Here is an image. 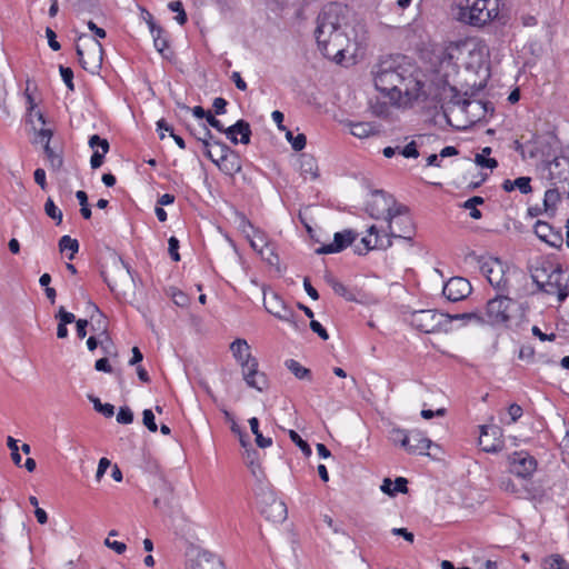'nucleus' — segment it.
I'll use <instances>...</instances> for the list:
<instances>
[{
    "label": "nucleus",
    "instance_id": "nucleus-1",
    "mask_svg": "<svg viewBox=\"0 0 569 569\" xmlns=\"http://www.w3.org/2000/svg\"><path fill=\"white\" fill-rule=\"evenodd\" d=\"M419 76L418 69L406 63L405 57H387L376 66L375 86L397 106L407 107L427 98Z\"/></svg>",
    "mask_w": 569,
    "mask_h": 569
},
{
    "label": "nucleus",
    "instance_id": "nucleus-2",
    "mask_svg": "<svg viewBox=\"0 0 569 569\" xmlns=\"http://www.w3.org/2000/svg\"><path fill=\"white\" fill-rule=\"evenodd\" d=\"M352 10L341 3H332L326 7L317 18L315 37L322 54L340 63L345 59V52L349 46L348 27L353 19Z\"/></svg>",
    "mask_w": 569,
    "mask_h": 569
},
{
    "label": "nucleus",
    "instance_id": "nucleus-3",
    "mask_svg": "<svg viewBox=\"0 0 569 569\" xmlns=\"http://www.w3.org/2000/svg\"><path fill=\"white\" fill-rule=\"evenodd\" d=\"M531 278L539 290L547 295H556L559 302H563L569 295L568 279L560 264L549 260H541L532 269Z\"/></svg>",
    "mask_w": 569,
    "mask_h": 569
},
{
    "label": "nucleus",
    "instance_id": "nucleus-4",
    "mask_svg": "<svg viewBox=\"0 0 569 569\" xmlns=\"http://www.w3.org/2000/svg\"><path fill=\"white\" fill-rule=\"evenodd\" d=\"M230 350L242 368V376L246 383L260 392L266 390L268 388L267 376L258 370V361L252 357L247 340L240 338L236 339L230 345Z\"/></svg>",
    "mask_w": 569,
    "mask_h": 569
},
{
    "label": "nucleus",
    "instance_id": "nucleus-5",
    "mask_svg": "<svg viewBox=\"0 0 569 569\" xmlns=\"http://www.w3.org/2000/svg\"><path fill=\"white\" fill-rule=\"evenodd\" d=\"M499 0H467L465 7L459 8L458 18L472 27H483L498 19L505 23L503 16L499 13Z\"/></svg>",
    "mask_w": 569,
    "mask_h": 569
},
{
    "label": "nucleus",
    "instance_id": "nucleus-6",
    "mask_svg": "<svg viewBox=\"0 0 569 569\" xmlns=\"http://www.w3.org/2000/svg\"><path fill=\"white\" fill-rule=\"evenodd\" d=\"M525 312L522 303L505 295H497L486 305V323L490 326L506 325L513 318H522Z\"/></svg>",
    "mask_w": 569,
    "mask_h": 569
},
{
    "label": "nucleus",
    "instance_id": "nucleus-7",
    "mask_svg": "<svg viewBox=\"0 0 569 569\" xmlns=\"http://www.w3.org/2000/svg\"><path fill=\"white\" fill-rule=\"evenodd\" d=\"M410 325L423 333L448 332L452 329L450 315L435 309L413 311L410 316Z\"/></svg>",
    "mask_w": 569,
    "mask_h": 569
},
{
    "label": "nucleus",
    "instance_id": "nucleus-8",
    "mask_svg": "<svg viewBox=\"0 0 569 569\" xmlns=\"http://www.w3.org/2000/svg\"><path fill=\"white\" fill-rule=\"evenodd\" d=\"M389 232L386 238H400L413 244V238L416 236V224L409 212V208L402 203L396 206L393 212L387 219Z\"/></svg>",
    "mask_w": 569,
    "mask_h": 569
},
{
    "label": "nucleus",
    "instance_id": "nucleus-9",
    "mask_svg": "<svg viewBox=\"0 0 569 569\" xmlns=\"http://www.w3.org/2000/svg\"><path fill=\"white\" fill-rule=\"evenodd\" d=\"M540 172L550 186L562 187L569 196V158L555 156L552 160L542 159Z\"/></svg>",
    "mask_w": 569,
    "mask_h": 569
},
{
    "label": "nucleus",
    "instance_id": "nucleus-10",
    "mask_svg": "<svg viewBox=\"0 0 569 569\" xmlns=\"http://www.w3.org/2000/svg\"><path fill=\"white\" fill-rule=\"evenodd\" d=\"M396 206H399V203L391 194H388L383 190H375L371 200L366 204V211L373 219H388Z\"/></svg>",
    "mask_w": 569,
    "mask_h": 569
},
{
    "label": "nucleus",
    "instance_id": "nucleus-11",
    "mask_svg": "<svg viewBox=\"0 0 569 569\" xmlns=\"http://www.w3.org/2000/svg\"><path fill=\"white\" fill-rule=\"evenodd\" d=\"M78 41H84V47L87 48L89 56L92 57V60L88 61L84 58V51L82 47L79 43H77L76 52L78 56L79 63L84 70L93 73L94 70L99 67V62L101 61L103 47L98 40L91 39L86 34H81Z\"/></svg>",
    "mask_w": 569,
    "mask_h": 569
},
{
    "label": "nucleus",
    "instance_id": "nucleus-12",
    "mask_svg": "<svg viewBox=\"0 0 569 569\" xmlns=\"http://www.w3.org/2000/svg\"><path fill=\"white\" fill-rule=\"evenodd\" d=\"M508 462L510 472L522 479L530 478L538 466L536 458L523 450L510 453Z\"/></svg>",
    "mask_w": 569,
    "mask_h": 569
},
{
    "label": "nucleus",
    "instance_id": "nucleus-13",
    "mask_svg": "<svg viewBox=\"0 0 569 569\" xmlns=\"http://www.w3.org/2000/svg\"><path fill=\"white\" fill-rule=\"evenodd\" d=\"M261 515L273 522H282L287 519L288 510L286 503L272 493L264 496L260 502Z\"/></svg>",
    "mask_w": 569,
    "mask_h": 569
},
{
    "label": "nucleus",
    "instance_id": "nucleus-14",
    "mask_svg": "<svg viewBox=\"0 0 569 569\" xmlns=\"http://www.w3.org/2000/svg\"><path fill=\"white\" fill-rule=\"evenodd\" d=\"M358 236V232L352 229H345L340 232H336L332 242L320 246L315 250V252L317 254H331L341 252L351 246Z\"/></svg>",
    "mask_w": 569,
    "mask_h": 569
},
{
    "label": "nucleus",
    "instance_id": "nucleus-15",
    "mask_svg": "<svg viewBox=\"0 0 569 569\" xmlns=\"http://www.w3.org/2000/svg\"><path fill=\"white\" fill-rule=\"evenodd\" d=\"M472 291L468 279L463 277H452L443 286L442 293L451 302L465 300Z\"/></svg>",
    "mask_w": 569,
    "mask_h": 569
},
{
    "label": "nucleus",
    "instance_id": "nucleus-16",
    "mask_svg": "<svg viewBox=\"0 0 569 569\" xmlns=\"http://www.w3.org/2000/svg\"><path fill=\"white\" fill-rule=\"evenodd\" d=\"M530 143L532 144V149L530 150L531 158L540 156L543 159H549L555 156L559 147L557 137L551 133L536 136Z\"/></svg>",
    "mask_w": 569,
    "mask_h": 569
},
{
    "label": "nucleus",
    "instance_id": "nucleus-17",
    "mask_svg": "<svg viewBox=\"0 0 569 569\" xmlns=\"http://www.w3.org/2000/svg\"><path fill=\"white\" fill-rule=\"evenodd\" d=\"M480 269L495 289L501 292L506 290L508 280L505 277L502 264L498 260L483 262Z\"/></svg>",
    "mask_w": 569,
    "mask_h": 569
},
{
    "label": "nucleus",
    "instance_id": "nucleus-18",
    "mask_svg": "<svg viewBox=\"0 0 569 569\" xmlns=\"http://www.w3.org/2000/svg\"><path fill=\"white\" fill-rule=\"evenodd\" d=\"M535 234L548 246L560 249L563 243V237L560 229H556L550 223L538 220L533 226Z\"/></svg>",
    "mask_w": 569,
    "mask_h": 569
},
{
    "label": "nucleus",
    "instance_id": "nucleus-19",
    "mask_svg": "<svg viewBox=\"0 0 569 569\" xmlns=\"http://www.w3.org/2000/svg\"><path fill=\"white\" fill-rule=\"evenodd\" d=\"M501 429L497 426H481L479 446L486 452H498L502 449V440L500 439Z\"/></svg>",
    "mask_w": 569,
    "mask_h": 569
},
{
    "label": "nucleus",
    "instance_id": "nucleus-20",
    "mask_svg": "<svg viewBox=\"0 0 569 569\" xmlns=\"http://www.w3.org/2000/svg\"><path fill=\"white\" fill-rule=\"evenodd\" d=\"M361 243L362 247L356 246L355 248V252L359 256L366 254L373 249H388L392 246V240H390L389 238H386V240H383V238L380 237L377 227L371 226L368 229V236L361 239Z\"/></svg>",
    "mask_w": 569,
    "mask_h": 569
},
{
    "label": "nucleus",
    "instance_id": "nucleus-21",
    "mask_svg": "<svg viewBox=\"0 0 569 569\" xmlns=\"http://www.w3.org/2000/svg\"><path fill=\"white\" fill-rule=\"evenodd\" d=\"M202 131L203 136H199L198 141H200L203 146L204 156L216 164L220 166V161L227 160L228 153L230 152V148L223 142L213 141V144L219 148V154H217V158L210 149V140L213 138L211 131L204 124H202Z\"/></svg>",
    "mask_w": 569,
    "mask_h": 569
},
{
    "label": "nucleus",
    "instance_id": "nucleus-22",
    "mask_svg": "<svg viewBox=\"0 0 569 569\" xmlns=\"http://www.w3.org/2000/svg\"><path fill=\"white\" fill-rule=\"evenodd\" d=\"M264 308L276 318L298 328L295 312L289 309L278 296L274 295L269 301H264Z\"/></svg>",
    "mask_w": 569,
    "mask_h": 569
},
{
    "label": "nucleus",
    "instance_id": "nucleus-23",
    "mask_svg": "<svg viewBox=\"0 0 569 569\" xmlns=\"http://www.w3.org/2000/svg\"><path fill=\"white\" fill-rule=\"evenodd\" d=\"M187 569H224V565L218 556L209 551H199L188 560Z\"/></svg>",
    "mask_w": 569,
    "mask_h": 569
},
{
    "label": "nucleus",
    "instance_id": "nucleus-24",
    "mask_svg": "<svg viewBox=\"0 0 569 569\" xmlns=\"http://www.w3.org/2000/svg\"><path fill=\"white\" fill-rule=\"evenodd\" d=\"M223 133H226L227 138L234 144L239 142L248 144L250 143L252 131L250 123L243 119H240L229 128H224Z\"/></svg>",
    "mask_w": 569,
    "mask_h": 569
},
{
    "label": "nucleus",
    "instance_id": "nucleus-25",
    "mask_svg": "<svg viewBox=\"0 0 569 569\" xmlns=\"http://www.w3.org/2000/svg\"><path fill=\"white\" fill-rule=\"evenodd\" d=\"M432 441L419 430H411L406 451L411 455H427Z\"/></svg>",
    "mask_w": 569,
    "mask_h": 569
},
{
    "label": "nucleus",
    "instance_id": "nucleus-26",
    "mask_svg": "<svg viewBox=\"0 0 569 569\" xmlns=\"http://www.w3.org/2000/svg\"><path fill=\"white\" fill-rule=\"evenodd\" d=\"M325 281L331 287L333 292L346 299L347 301H356L357 295L353 289L348 288L341 281H339L332 273L327 272L325 274Z\"/></svg>",
    "mask_w": 569,
    "mask_h": 569
},
{
    "label": "nucleus",
    "instance_id": "nucleus-27",
    "mask_svg": "<svg viewBox=\"0 0 569 569\" xmlns=\"http://www.w3.org/2000/svg\"><path fill=\"white\" fill-rule=\"evenodd\" d=\"M299 163L300 172L305 179H307L308 177L311 180H316L319 178L318 163L317 160L311 154L302 153L300 156Z\"/></svg>",
    "mask_w": 569,
    "mask_h": 569
},
{
    "label": "nucleus",
    "instance_id": "nucleus-28",
    "mask_svg": "<svg viewBox=\"0 0 569 569\" xmlns=\"http://www.w3.org/2000/svg\"><path fill=\"white\" fill-rule=\"evenodd\" d=\"M546 192L543 198V211L549 213L550 216H555L557 203L561 199L562 187L550 186Z\"/></svg>",
    "mask_w": 569,
    "mask_h": 569
},
{
    "label": "nucleus",
    "instance_id": "nucleus-29",
    "mask_svg": "<svg viewBox=\"0 0 569 569\" xmlns=\"http://www.w3.org/2000/svg\"><path fill=\"white\" fill-rule=\"evenodd\" d=\"M392 481L389 478H385L382 485L380 487L381 491L390 497L396 496V493H406L408 491V481L403 477H398L395 480V488H391Z\"/></svg>",
    "mask_w": 569,
    "mask_h": 569
},
{
    "label": "nucleus",
    "instance_id": "nucleus-30",
    "mask_svg": "<svg viewBox=\"0 0 569 569\" xmlns=\"http://www.w3.org/2000/svg\"><path fill=\"white\" fill-rule=\"evenodd\" d=\"M450 318H451V323L453 321H461L462 325H467L470 322H473L477 325H487L486 323V315H482L480 311L450 315Z\"/></svg>",
    "mask_w": 569,
    "mask_h": 569
},
{
    "label": "nucleus",
    "instance_id": "nucleus-31",
    "mask_svg": "<svg viewBox=\"0 0 569 569\" xmlns=\"http://www.w3.org/2000/svg\"><path fill=\"white\" fill-rule=\"evenodd\" d=\"M43 152L46 154V158L49 162L50 169L54 172H58L61 170L63 166V157L61 153L56 152L50 144H48V141L43 144Z\"/></svg>",
    "mask_w": 569,
    "mask_h": 569
},
{
    "label": "nucleus",
    "instance_id": "nucleus-32",
    "mask_svg": "<svg viewBox=\"0 0 569 569\" xmlns=\"http://www.w3.org/2000/svg\"><path fill=\"white\" fill-rule=\"evenodd\" d=\"M286 367L296 378L300 380H311L312 378L311 371L295 359L287 360Z\"/></svg>",
    "mask_w": 569,
    "mask_h": 569
},
{
    "label": "nucleus",
    "instance_id": "nucleus-33",
    "mask_svg": "<svg viewBox=\"0 0 569 569\" xmlns=\"http://www.w3.org/2000/svg\"><path fill=\"white\" fill-rule=\"evenodd\" d=\"M352 136L363 139L377 132L376 127L370 122H356L350 124Z\"/></svg>",
    "mask_w": 569,
    "mask_h": 569
},
{
    "label": "nucleus",
    "instance_id": "nucleus-34",
    "mask_svg": "<svg viewBox=\"0 0 569 569\" xmlns=\"http://www.w3.org/2000/svg\"><path fill=\"white\" fill-rule=\"evenodd\" d=\"M491 148L485 147L480 153H477L475 157V162L477 166L481 168H488L493 170L498 167V161L495 158H490Z\"/></svg>",
    "mask_w": 569,
    "mask_h": 569
},
{
    "label": "nucleus",
    "instance_id": "nucleus-35",
    "mask_svg": "<svg viewBox=\"0 0 569 569\" xmlns=\"http://www.w3.org/2000/svg\"><path fill=\"white\" fill-rule=\"evenodd\" d=\"M249 425L251 432L256 437V443L258 447L264 449L272 445V439L270 437H263L259 429V420L256 417L249 419Z\"/></svg>",
    "mask_w": 569,
    "mask_h": 569
},
{
    "label": "nucleus",
    "instance_id": "nucleus-36",
    "mask_svg": "<svg viewBox=\"0 0 569 569\" xmlns=\"http://www.w3.org/2000/svg\"><path fill=\"white\" fill-rule=\"evenodd\" d=\"M59 249L61 252L70 251L68 258L69 260H72L79 250V242L70 236H62L59 240Z\"/></svg>",
    "mask_w": 569,
    "mask_h": 569
},
{
    "label": "nucleus",
    "instance_id": "nucleus-37",
    "mask_svg": "<svg viewBox=\"0 0 569 569\" xmlns=\"http://www.w3.org/2000/svg\"><path fill=\"white\" fill-rule=\"evenodd\" d=\"M409 437H410V431L407 432L406 430L400 429V428H393L390 430V433H389L390 441L396 446L399 445L405 450L409 443Z\"/></svg>",
    "mask_w": 569,
    "mask_h": 569
},
{
    "label": "nucleus",
    "instance_id": "nucleus-38",
    "mask_svg": "<svg viewBox=\"0 0 569 569\" xmlns=\"http://www.w3.org/2000/svg\"><path fill=\"white\" fill-rule=\"evenodd\" d=\"M543 569H569V563L560 555H551L543 561Z\"/></svg>",
    "mask_w": 569,
    "mask_h": 569
},
{
    "label": "nucleus",
    "instance_id": "nucleus-39",
    "mask_svg": "<svg viewBox=\"0 0 569 569\" xmlns=\"http://www.w3.org/2000/svg\"><path fill=\"white\" fill-rule=\"evenodd\" d=\"M46 214L56 221L57 224L62 222V211L54 204L51 198H48L44 203Z\"/></svg>",
    "mask_w": 569,
    "mask_h": 569
},
{
    "label": "nucleus",
    "instance_id": "nucleus-40",
    "mask_svg": "<svg viewBox=\"0 0 569 569\" xmlns=\"http://www.w3.org/2000/svg\"><path fill=\"white\" fill-rule=\"evenodd\" d=\"M286 138L296 151H301L306 147L307 138L303 133L295 136L292 131L286 130Z\"/></svg>",
    "mask_w": 569,
    "mask_h": 569
},
{
    "label": "nucleus",
    "instance_id": "nucleus-41",
    "mask_svg": "<svg viewBox=\"0 0 569 569\" xmlns=\"http://www.w3.org/2000/svg\"><path fill=\"white\" fill-rule=\"evenodd\" d=\"M482 203H483V198L475 196V197L468 199L463 203V208L470 210V217L472 219H480L482 217V213L479 209H477V206L482 204Z\"/></svg>",
    "mask_w": 569,
    "mask_h": 569
},
{
    "label": "nucleus",
    "instance_id": "nucleus-42",
    "mask_svg": "<svg viewBox=\"0 0 569 569\" xmlns=\"http://www.w3.org/2000/svg\"><path fill=\"white\" fill-rule=\"evenodd\" d=\"M89 399L92 401L94 410L100 412L107 418H110L114 415V406L111 403H101L99 398L96 397H89Z\"/></svg>",
    "mask_w": 569,
    "mask_h": 569
},
{
    "label": "nucleus",
    "instance_id": "nucleus-43",
    "mask_svg": "<svg viewBox=\"0 0 569 569\" xmlns=\"http://www.w3.org/2000/svg\"><path fill=\"white\" fill-rule=\"evenodd\" d=\"M168 8L172 11V12H176L177 16H176V21L180 24V26H183L188 18H187V13L183 9V4L181 1H171L169 2L168 4Z\"/></svg>",
    "mask_w": 569,
    "mask_h": 569
},
{
    "label": "nucleus",
    "instance_id": "nucleus-44",
    "mask_svg": "<svg viewBox=\"0 0 569 569\" xmlns=\"http://www.w3.org/2000/svg\"><path fill=\"white\" fill-rule=\"evenodd\" d=\"M260 254L262 258L271 266L277 264L279 262V257L274 252V247L271 243H266L263 248L260 249Z\"/></svg>",
    "mask_w": 569,
    "mask_h": 569
},
{
    "label": "nucleus",
    "instance_id": "nucleus-45",
    "mask_svg": "<svg viewBox=\"0 0 569 569\" xmlns=\"http://www.w3.org/2000/svg\"><path fill=\"white\" fill-rule=\"evenodd\" d=\"M163 34L164 31L162 28L156 30L154 34H152L154 47L161 54H163L164 51L169 48L168 40Z\"/></svg>",
    "mask_w": 569,
    "mask_h": 569
},
{
    "label": "nucleus",
    "instance_id": "nucleus-46",
    "mask_svg": "<svg viewBox=\"0 0 569 569\" xmlns=\"http://www.w3.org/2000/svg\"><path fill=\"white\" fill-rule=\"evenodd\" d=\"M288 435H289V438L291 439V441L295 442L296 446H298L300 448V450L303 452L305 456L309 457L312 453L311 448L308 445V442L306 440H303L298 435V432H296L295 430H289Z\"/></svg>",
    "mask_w": 569,
    "mask_h": 569
},
{
    "label": "nucleus",
    "instance_id": "nucleus-47",
    "mask_svg": "<svg viewBox=\"0 0 569 569\" xmlns=\"http://www.w3.org/2000/svg\"><path fill=\"white\" fill-rule=\"evenodd\" d=\"M89 146L93 150H98L97 148H100L102 153H107L110 148L108 140L98 134H93L89 138Z\"/></svg>",
    "mask_w": 569,
    "mask_h": 569
},
{
    "label": "nucleus",
    "instance_id": "nucleus-48",
    "mask_svg": "<svg viewBox=\"0 0 569 569\" xmlns=\"http://www.w3.org/2000/svg\"><path fill=\"white\" fill-rule=\"evenodd\" d=\"M531 179L529 177H519L512 181L515 189H518L522 194H528L532 191Z\"/></svg>",
    "mask_w": 569,
    "mask_h": 569
},
{
    "label": "nucleus",
    "instance_id": "nucleus-49",
    "mask_svg": "<svg viewBox=\"0 0 569 569\" xmlns=\"http://www.w3.org/2000/svg\"><path fill=\"white\" fill-rule=\"evenodd\" d=\"M59 71H60L61 78H62L63 82L66 83L67 88L70 91H73L74 90V83H73V71H72V69L69 68V67L60 66L59 67Z\"/></svg>",
    "mask_w": 569,
    "mask_h": 569
},
{
    "label": "nucleus",
    "instance_id": "nucleus-50",
    "mask_svg": "<svg viewBox=\"0 0 569 569\" xmlns=\"http://www.w3.org/2000/svg\"><path fill=\"white\" fill-rule=\"evenodd\" d=\"M117 421L121 425H129L133 421V412L127 406L121 407L117 415Z\"/></svg>",
    "mask_w": 569,
    "mask_h": 569
},
{
    "label": "nucleus",
    "instance_id": "nucleus-51",
    "mask_svg": "<svg viewBox=\"0 0 569 569\" xmlns=\"http://www.w3.org/2000/svg\"><path fill=\"white\" fill-rule=\"evenodd\" d=\"M142 421L143 425L148 428L149 431L156 432L158 430V426L154 420V415L151 409H144L142 412Z\"/></svg>",
    "mask_w": 569,
    "mask_h": 569
},
{
    "label": "nucleus",
    "instance_id": "nucleus-52",
    "mask_svg": "<svg viewBox=\"0 0 569 569\" xmlns=\"http://www.w3.org/2000/svg\"><path fill=\"white\" fill-rule=\"evenodd\" d=\"M168 251L171 257V259L176 262L180 261V254H179V240L176 237H170L168 240Z\"/></svg>",
    "mask_w": 569,
    "mask_h": 569
},
{
    "label": "nucleus",
    "instance_id": "nucleus-53",
    "mask_svg": "<svg viewBox=\"0 0 569 569\" xmlns=\"http://www.w3.org/2000/svg\"><path fill=\"white\" fill-rule=\"evenodd\" d=\"M56 318L59 319L60 323L70 325L76 321V317L72 312H69L64 309V307H60Z\"/></svg>",
    "mask_w": 569,
    "mask_h": 569
},
{
    "label": "nucleus",
    "instance_id": "nucleus-54",
    "mask_svg": "<svg viewBox=\"0 0 569 569\" xmlns=\"http://www.w3.org/2000/svg\"><path fill=\"white\" fill-rule=\"evenodd\" d=\"M400 153L405 157V158H418L419 157V151L417 149V143L416 141H411L409 142L405 148H402L400 150Z\"/></svg>",
    "mask_w": 569,
    "mask_h": 569
},
{
    "label": "nucleus",
    "instance_id": "nucleus-55",
    "mask_svg": "<svg viewBox=\"0 0 569 569\" xmlns=\"http://www.w3.org/2000/svg\"><path fill=\"white\" fill-rule=\"evenodd\" d=\"M46 36H47V39H48L49 47L53 51L60 50L61 46H60V43L57 40V34H56V32L51 28H49V27L46 28Z\"/></svg>",
    "mask_w": 569,
    "mask_h": 569
},
{
    "label": "nucleus",
    "instance_id": "nucleus-56",
    "mask_svg": "<svg viewBox=\"0 0 569 569\" xmlns=\"http://www.w3.org/2000/svg\"><path fill=\"white\" fill-rule=\"evenodd\" d=\"M310 329L317 333L322 340H328L329 335L325 327L317 320H311L310 322Z\"/></svg>",
    "mask_w": 569,
    "mask_h": 569
},
{
    "label": "nucleus",
    "instance_id": "nucleus-57",
    "mask_svg": "<svg viewBox=\"0 0 569 569\" xmlns=\"http://www.w3.org/2000/svg\"><path fill=\"white\" fill-rule=\"evenodd\" d=\"M33 178L36 183L42 189L46 190L48 187L47 180H46V171L42 168H38L33 172Z\"/></svg>",
    "mask_w": 569,
    "mask_h": 569
},
{
    "label": "nucleus",
    "instance_id": "nucleus-58",
    "mask_svg": "<svg viewBox=\"0 0 569 569\" xmlns=\"http://www.w3.org/2000/svg\"><path fill=\"white\" fill-rule=\"evenodd\" d=\"M522 408L517 405V403H512L509 406L508 408V413L510 416V422L509 423H515L516 421H518V419L522 416Z\"/></svg>",
    "mask_w": 569,
    "mask_h": 569
},
{
    "label": "nucleus",
    "instance_id": "nucleus-59",
    "mask_svg": "<svg viewBox=\"0 0 569 569\" xmlns=\"http://www.w3.org/2000/svg\"><path fill=\"white\" fill-rule=\"evenodd\" d=\"M157 131L159 132L160 139L164 138L163 131L169 132L170 136L174 133L172 126H170L164 119H160L157 121Z\"/></svg>",
    "mask_w": 569,
    "mask_h": 569
},
{
    "label": "nucleus",
    "instance_id": "nucleus-60",
    "mask_svg": "<svg viewBox=\"0 0 569 569\" xmlns=\"http://www.w3.org/2000/svg\"><path fill=\"white\" fill-rule=\"evenodd\" d=\"M104 545L114 550L118 555H121L127 550L126 543L116 540L111 541L109 537L104 540Z\"/></svg>",
    "mask_w": 569,
    "mask_h": 569
},
{
    "label": "nucleus",
    "instance_id": "nucleus-61",
    "mask_svg": "<svg viewBox=\"0 0 569 569\" xmlns=\"http://www.w3.org/2000/svg\"><path fill=\"white\" fill-rule=\"evenodd\" d=\"M104 154L106 153L99 152V150L93 151L91 159H90V164H91L92 169H98L102 166Z\"/></svg>",
    "mask_w": 569,
    "mask_h": 569
},
{
    "label": "nucleus",
    "instance_id": "nucleus-62",
    "mask_svg": "<svg viewBox=\"0 0 569 569\" xmlns=\"http://www.w3.org/2000/svg\"><path fill=\"white\" fill-rule=\"evenodd\" d=\"M53 136V131L51 129H44V128H41L38 132H37V138L38 140L44 144L47 141H48V144H50V141H51V138Z\"/></svg>",
    "mask_w": 569,
    "mask_h": 569
},
{
    "label": "nucleus",
    "instance_id": "nucleus-63",
    "mask_svg": "<svg viewBox=\"0 0 569 569\" xmlns=\"http://www.w3.org/2000/svg\"><path fill=\"white\" fill-rule=\"evenodd\" d=\"M212 107L216 114H223L226 113L227 101L226 99L218 97L213 100Z\"/></svg>",
    "mask_w": 569,
    "mask_h": 569
},
{
    "label": "nucleus",
    "instance_id": "nucleus-64",
    "mask_svg": "<svg viewBox=\"0 0 569 569\" xmlns=\"http://www.w3.org/2000/svg\"><path fill=\"white\" fill-rule=\"evenodd\" d=\"M560 448L562 450L563 461L569 460V432L565 435L560 442Z\"/></svg>",
    "mask_w": 569,
    "mask_h": 569
}]
</instances>
